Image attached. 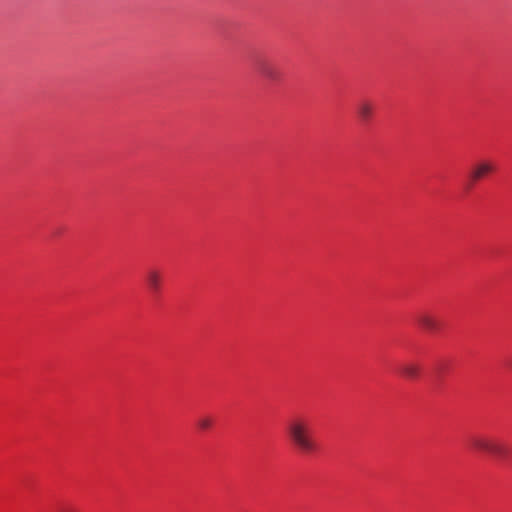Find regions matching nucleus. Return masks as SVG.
<instances>
[{
  "instance_id": "obj_3",
  "label": "nucleus",
  "mask_w": 512,
  "mask_h": 512,
  "mask_svg": "<svg viewBox=\"0 0 512 512\" xmlns=\"http://www.w3.org/2000/svg\"><path fill=\"white\" fill-rule=\"evenodd\" d=\"M495 171V165L490 160H481L476 162L469 171V180L471 182H477L484 179L489 174Z\"/></svg>"
},
{
  "instance_id": "obj_1",
  "label": "nucleus",
  "mask_w": 512,
  "mask_h": 512,
  "mask_svg": "<svg viewBox=\"0 0 512 512\" xmlns=\"http://www.w3.org/2000/svg\"><path fill=\"white\" fill-rule=\"evenodd\" d=\"M287 436L291 444L302 454H313L319 446L313 437L307 418L298 416L291 419L286 427Z\"/></svg>"
},
{
  "instance_id": "obj_6",
  "label": "nucleus",
  "mask_w": 512,
  "mask_h": 512,
  "mask_svg": "<svg viewBox=\"0 0 512 512\" xmlns=\"http://www.w3.org/2000/svg\"><path fill=\"white\" fill-rule=\"evenodd\" d=\"M374 113V105L368 100L360 101L357 105V114L363 122H368Z\"/></svg>"
},
{
  "instance_id": "obj_4",
  "label": "nucleus",
  "mask_w": 512,
  "mask_h": 512,
  "mask_svg": "<svg viewBox=\"0 0 512 512\" xmlns=\"http://www.w3.org/2000/svg\"><path fill=\"white\" fill-rule=\"evenodd\" d=\"M256 69L260 76L270 82H277L281 78L279 69L269 61H259Z\"/></svg>"
},
{
  "instance_id": "obj_2",
  "label": "nucleus",
  "mask_w": 512,
  "mask_h": 512,
  "mask_svg": "<svg viewBox=\"0 0 512 512\" xmlns=\"http://www.w3.org/2000/svg\"><path fill=\"white\" fill-rule=\"evenodd\" d=\"M472 447L479 452L487 453L499 459L508 456V448L499 440L488 436H476L471 440Z\"/></svg>"
},
{
  "instance_id": "obj_5",
  "label": "nucleus",
  "mask_w": 512,
  "mask_h": 512,
  "mask_svg": "<svg viewBox=\"0 0 512 512\" xmlns=\"http://www.w3.org/2000/svg\"><path fill=\"white\" fill-rule=\"evenodd\" d=\"M146 283L149 288V290L157 294L161 290L162 285V275L160 271L156 269H150L146 273Z\"/></svg>"
},
{
  "instance_id": "obj_10",
  "label": "nucleus",
  "mask_w": 512,
  "mask_h": 512,
  "mask_svg": "<svg viewBox=\"0 0 512 512\" xmlns=\"http://www.w3.org/2000/svg\"><path fill=\"white\" fill-rule=\"evenodd\" d=\"M63 512H71V511H63Z\"/></svg>"
},
{
  "instance_id": "obj_9",
  "label": "nucleus",
  "mask_w": 512,
  "mask_h": 512,
  "mask_svg": "<svg viewBox=\"0 0 512 512\" xmlns=\"http://www.w3.org/2000/svg\"><path fill=\"white\" fill-rule=\"evenodd\" d=\"M197 424L200 429L207 430L212 427L213 420L208 416H204V417L199 418Z\"/></svg>"
},
{
  "instance_id": "obj_7",
  "label": "nucleus",
  "mask_w": 512,
  "mask_h": 512,
  "mask_svg": "<svg viewBox=\"0 0 512 512\" xmlns=\"http://www.w3.org/2000/svg\"><path fill=\"white\" fill-rule=\"evenodd\" d=\"M419 324L427 331L433 332L439 328L438 321L429 314H421L418 317Z\"/></svg>"
},
{
  "instance_id": "obj_8",
  "label": "nucleus",
  "mask_w": 512,
  "mask_h": 512,
  "mask_svg": "<svg viewBox=\"0 0 512 512\" xmlns=\"http://www.w3.org/2000/svg\"><path fill=\"white\" fill-rule=\"evenodd\" d=\"M402 373L409 379H415L419 376L420 368L416 364L408 363L402 367Z\"/></svg>"
}]
</instances>
